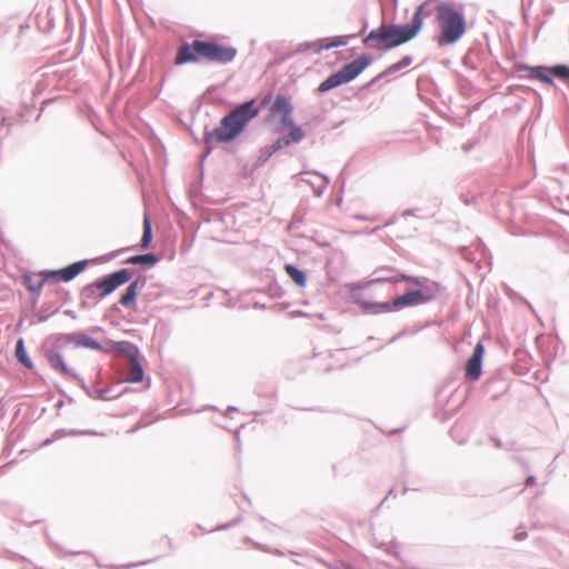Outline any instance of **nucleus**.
Segmentation results:
<instances>
[{
    "label": "nucleus",
    "instance_id": "1",
    "mask_svg": "<svg viewBox=\"0 0 569 569\" xmlns=\"http://www.w3.org/2000/svg\"><path fill=\"white\" fill-rule=\"evenodd\" d=\"M258 114L259 108L256 106L254 100H249L234 107L220 120L219 127L211 131H206L203 138L206 144L204 157L211 153L216 143L234 140Z\"/></svg>",
    "mask_w": 569,
    "mask_h": 569
},
{
    "label": "nucleus",
    "instance_id": "2",
    "mask_svg": "<svg viewBox=\"0 0 569 569\" xmlns=\"http://www.w3.org/2000/svg\"><path fill=\"white\" fill-rule=\"evenodd\" d=\"M436 20L440 30L437 36L440 47L456 43L467 30L462 4L441 2L437 7Z\"/></svg>",
    "mask_w": 569,
    "mask_h": 569
},
{
    "label": "nucleus",
    "instance_id": "3",
    "mask_svg": "<svg viewBox=\"0 0 569 569\" xmlns=\"http://www.w3.org/2000/svg\"><path fill=\"white\" fill-rule=\"evenodd\" d=\"M131 277L132 273L129 269H120L92 283L86 284L79 295L80 307L84 310L92 309L101 299L111 295L119 287L127 283Z\"/></svg>",
    "mask_w": 569,
    "mask_h": 569
},
{
    "label": "nucleus",
    "instance_id": "4",
    "mask_svg": "<svg viewBox=\"0 0 569 569\" xmlns=\"http://www.w3.org/2000/svg\"><path fill=\"white\" fill-rule=\"evenodd\" d=\"M74 333H58L46 340L43 353L51 368L62 376H76V371L70 369L61 355V351L69 345L74 346Z\"/></svg>",
    "mask_w": 569,
    "mask_h": 569
},
{
    "label": "nucleus",
    "instance_id": "5",
    "mask_svg": "<svg viewBox=\"0 0 569 569\" xmlns=\"http://www.w3.org/2000/svg\"><path fill=\"white\" fill-rule=\"evenodd\" d=\"M193 50L202 58L211 62L227 64L237 56V49L233 47L222 46L213 41H203L196 39L192 41Z\"/></svg>",
    "mask_w": 569,
    "mask_h": 569
},
{
    "label": "nucleus",
    "instance_id": "6",
    "mask_svg": "<svg viewBox=\"0 0 569 569\" xmlns=\"http://www.w3.org/2000/svg\"><path fill=\"white\" fill-rule=\"evenodd\" d=\"M114 353L126 357L129 360V368L126 381L140 382L143 380V368L139 361L140 350L130 341H119Z\"/></svg>",
    "mask_w": 569,
    "mask_h": 569
},
{
    "label": "nucleus",
    "instance_id": "7",
    "mask_svg": "<svg viewBox=\"0 0 569 569\" xmlns=\"http://www.w3.org/2000/svg\"><path fill=\"white\" fill-rule=\"evenodd\" d=\"M435 298L432 290L429 287L420 288L417 290L408 291L407 293L397 297L393 300V307L401 310L407 307H415L425 305Z\"/></svg>",
    "mask_w": 569,
    "mask_h": 569
},
{
    "label": "nucleus",
    "instance_id": "8",
    "mask_svg": "<svg viewBox=\"0 0 569 569\" xmlns=\"http://www.w3.org/2000/svg\"><path fill=\"white\" fill-rule=\"evenodd\" d=\"M88 266V260H81L73 262L62 269L58 270H42L37 276L42 277L48 282L50 279H59L64 282L73 280L79 273H81Z\"/></svg>",
    "mask_w": 569,
    "mask_h": 569
},
{
    "label": "nucleus",
    "instance_id": "9",
    "mask_svg": "<svg viewBox=\"0 0 569 569\" xmlns=\"http://www.w3.org/2000/svg\"><path fill=\"white\" fill-rule=\"evenodd\" d=\"M419 31V23H417V26H413L412 23L388 26L390 49L409 42L418 34Z\"/></svg>",
    "mask_w": 569,
    "mask_h": 569
},
{
    "label": "nucleus",
    "instance_id": "10",
    "mask_svg": "<svg viewBox=\"0 0 569 569\" xmlns=\"http://www.w3.org/2000/svg\"><path fill=\"white\" fill-rule=\"evenodd\" d=\"M373 62V59L363 53L353 61L345 64L338 72L343 79L345 83L355 80L366 68Z\"/></svg>",
    "mask_w": 569,
    "mask_h": 569
},
{
    "label": "nucleus",
    "instance_id": "11",
    "mask_svg": "<svg viewBox=\"0 0 569 569\" xmlns=\"http://www.w3.org/2000/svg\"><path fill=\"white\" fill-rule=\"evenodd\" d=\"M363 44L370 49L390 50L388 26H380L371 30L362 40Z\"/></svg>",
    "mask_w": 569,
    "mask_h": 569
},
{
    "label": "nucleus",
    "instance_id": "12",
    "mask_svg": "<svg viewBox=\"0 0 569 569\" xmlns=\"http://www.w3.org/2000/svg\"><path fill=\"white\" fill-rule=\"evenodd\" d=\"M74 347L77 348H87L97 351H102L104 353H112L116 352L117 350L118 342L110 341L106 345H101L98 340L86 333L74 332Z\"/></svg>",
    "mask_w": 569,
    "mask_h": 569
},
{
    "label": "nucleus",
    "instance_id": "13",
    "mask_svg": "<svg viewBox=\"0 0 569 569\" xmlns=\"http://www.w3.org/2000/svg\"><path fill=\"white\" fill-rule=\"evenodd\" d=\"M353 301L361 307V309L367 313L380 315V313H389L392 311H397L396 307H393V301H385V302H370L361 298V295L357 291L351 292Z\"/></svg>",
    "mask_w": 569,
    "mask_h": 569
},
{
    "label": "nucleus",
    "instance_id": "14",
    "mask_svg": "<svg viewBox=\"0 0 569 569\" xmlns=\"http://www.w3.org/2000/svg\"><path fill=\"white\" fill-rule=\"evenodd\" d=\"M485 355V347L482 342H478L473 349L472 356L466 363V377L472 381L480 378L482 372V358Z\"/></svg>",
    "mask_w": 569,
    "mask_h": 569
},
{
    "label": "nucleus",
    "instance_id": "15",
    "mask_svg": "<svg viewBox=\"0 0 569 569\" xmlns=\"http://www.w3.org/2000/svg\"><path fill=\"white\" fill-rule=\"evenodd\" d=\"M68 378L76 380L78 385L86 391V393L92 399L108 401L117 399L119 397V395L111 393V388L97 389L94 387L88 386L84 382L83 378L80 377L77 372L76 376H69Z\"/></svg>",
    "mask_w": 569,
    "mask_h": 569
},
{
    "label": "nucleus",
    "instance_id": "16",
    "mask_svg": "<svg viewBox=\"0 0 569 569\" xmlns=\"http://www.w3.org/2000/svg\"><path fill=\"white\" fill-rule=\"evenodd\" d=\"M199 57L200 56L193 50L192 43L190 44L187 41H183L178 48L174 64L181 66L186 63H193L199 60Z\"/></svg>",
    "mask_w": 569,
    "mask_h": 569
},
{
    "label": "nucleus",
    "instance_id": "17",
    "mask_svg": "<svg viewBox=\"0 0 569 569\" xmlns=\"http://www.w3.org/2000/svg\"><path fill=\"white\" fill-rule=\"evenodd\" d=\"M292 111H293V106L290 102L289 98H287L283 94H277L274 98V101L272 102V104L270 107V113L273 116H276V114L282 116L284 113L292 112Z\"/></svg>",
    "mask_w": 569,
    "mask_h": 569
},
{
    "label": "nucleus",
    "instance_id": "18",
    "mask_svg": "<svg viewBox=\"0 0 569 569\" xmlns=\"http://www.w3.org/2000/svg\"><path fill=\"white\" fill-rule=\"evenodd\" d=\"M353 34L352 37H355ZM351 36H349L350 38ZM348 43V37H338L332 42H329L327 44H320L318 46L317 42H306L302 43L301 47L306 50L312 49L315 52H320L321 50L326 49L329 50L331 48L346 46Z\"/></svg>",
    "mask_w": 569,
    "mask_h": 569
},
{
    "label": "nucleus",
    "instance_id": "19",
    "mask_svg": "<svg viewBox=\"0 0 569 569\" xmlns=\"http://www.w3.org/2000/svg\"><path fill=\"white\" fill-rule=\"evenodd\" d=\"M22 282L30 291V293L38 297L41 293L43 286L46 284V279L42 277H38V279H36L33 274L24 273L22 276Z\"/></svg>",
    "mask_w": 569,
    "mask_h": 569
},
{
    "label": "nucleus",
    "instance_id": "20",
    "mask_svg": "<svg viewBox=\"0 0 569 569\" xmlns=\"http://www.w3.org/2000/svg\"><path fill=\"white\" fill-rule=\"evenodd\" d=\"M139 289V281H132L126 289V292L120 298L119 303L123 307L130 308L136 305Z\"/></svg>",
    "mask_w": 569,
    "mask_h": 569
},
{
    "label": "nucleus",
    "instance_id": "21",
    "mask_svg": "<svg viewBox=\"0 0 569 569\" xmlns=\"http://www.w3.org/2000/svg\"><path fill=\"white\" fill-rule=\"evenodd\" d=\"M433 12L431 1L422 2L415 11L411 23L417 26L419 23V30H421L423 24V18L431 16Z\"/></svg>",
    "mask_w": 569,
    "mask_h": 569
},
{
    "label": "nucleus",
    "instance_id": "22",
    "mask_svg": "<svg viewBox=\"0 0 569 569\" xmlns=\"http://www.w3.org/2000/svg\"><path fill=\"white\" fill-rule=\"evenodd\" d=\"M406 281L408 283H415L419 286L420 288H425L421 280L419 278L409 277L405 274H399L398 277H378L371 279L368 283L375 284V283H382V282H400Z\"/></svg>",
    "mask_w": 569,
    "mask_h": 569
},
{
    "label": "nucleus",
    "instance_id": "23",
    "mask_svg": "<svg viewBox=\"0 0 569 569\" xmlns=\"http://www.w3.org/2000/svg\"><path fill=\"white\" fill-rule=\"evenodd\" d=\"M539 69H545L543 67H531L526 63H516L515 64V73L519 79H528L532 80L537 78Z\"/></svg>",
    "mask_w": 569,
    "mask_h": 569
},
{
    "label": "nucleus",
    "instance_id": "24",
    "mask_svg": "<svg viewBox=\"0 0 569 569\" xmlns=\"http://www.w3.org/2000/svg\"><path fill=\"white\" fill-rule=\"evenodd\" d=\"M411 63H412V58L410 56H405L398 62L391 64L383 72L378 74L375 79H372L371 82L373 83L385 76L396 73V72L400 71L401 69L409 67Z\"/></svg>",
    "mask_w": 569,
    "mask_h": 569
},
{
    "label": "nucleus",
    "instance_id": "25",
    "mask_svg": "<svg viewBox=\"0 0 569 569\" xmlns=\"http://www.w3.org/2000/svg\"><path fill=\"white\" fill-rule=\"evenodd\" d=\"M341 84H345V81L341 78V76L339 74V72L337 71L336 73L329 76L326 80H323L319 84L317 90L320 93H325V92L330 91L331 89H335Z\"/></svg>",
    "mask_w": 569,
    "mask_h": 569
},
{
    "label": "nucleus",
    "instance_id": "26",
    "mask_svg": "<svg viewBox=\"0 0 569 569\" xmlns=\"http://www.w3.org/2000/svg\"><path fill=\"white\" fill-rule=\"evenodd\" d=\"M287 274L295 281L299 287H305L307 282L306 273L291 263L284 266Z\"/></svg>",
    "mask_w": 569,
    "mask_h": 569
},
{
    "label": "nucleus",
    "instance_id": "27",
    "mask_svg": "<svg viewBox=\"0 0 569 569\" xmlns=\"http://www.w3.org/2000/svg\"><path fill=\"white\" fill-rule=\"evenodd\" d=\"M16 357L24 367L28 369H32L33 363L31 359L29 358L23 339H19L16 345Z\"/></svg>",
    "mask_w": 569,
    "mask_h": 569
},
{
    "label": "nucleus",
    "instance_id": "28",
    "mask_svg": "<svg viewBox=\"0 0 569 569\" xmlns=\"http://www.w3.org/2000/svg\"><path fill=\"white\" fill-rule=\"evenodd\" d=\"M158 257L154 253H144L130 257L127 262L131 264H148L153 266L158 262Z\"/></svg>",
    "mask_w": 569,
    "mask_h": 569
},
{
    "label": "nucleus",
    "instance_id": "29",
    "mask_svg": "<svg viewBox=\"0 0 569 569\" xmlns=\"http://www.w3.org/2000/svg\"><path fill=\"white\" fill-rule=\"evenodd\" d=\"M152 241V228L149 218L146 216L143 220V233L141 238V247L148 248Z\"/></svg>",
    "mask_w": 569,
    "mask_h": 569
},
{
    "label": "nucleus",
    "instance_id": "30",
    "mask_svg": "<svg viewBox=\"0 0 569 569\" xmlns=\"http://www.w3.org/2000/svg\"><path fill=\"white\" fill-rule=\"evenodd\" d=\"M287 140H288V143L291 144V143H299L303 140L305 138V132L303 130L301 129V127H299L298 124L290 128V131L287 136H283Z\"/></svg>",
    "mask_w": 569,
    "mask_h": 569
},
{
    "label": "nucleus",
    "instance_id": "31",
    "mask_svg": "<svg viewBox=\"0 0 569 569\" xmlns=\"http://www.w3.org/2000/svg\"><path fill=\"white\" fill-rule=\"evenodd\" d=\"M548 70L555 78H558L561 80H569V67L568 66L558 64Z\"/></svg>",
    "mask_w": 569,
    "mask_h": 569
},
{
    "label": "nucleus",
    "instance_id": "32",
    "mask_svg": "<svg viewBox=\"0 0 569 569\" xmlns=\"http://www.w3.org/2000/svg\"><path fill=\"white\" fill-rule=\"evenodd\" d=\"M273 151L270 149L269 146L264 147L261 151H260V154L257 159V164L258 166H262L271 157H272Z\"/></svg>",
    "mask_w": 569,
    "mask_h": 569
},
{
    "label": "nucleus",
    "instance_id": "33",
    "mask_svg": "<svg viewBox=\"0 0 569 569\" xmlns=\"http://www.w3.org/2000/svg\"><path fill=\"white\" fill-rule=\"evenodd\" d=\"M320 177L323 179V184L320 187L312 186L313 194L316 197H321L323 194L325 188L329 184L330 178L327 174H320Z\"/></svg>",
    "mask_w": 569,
    "mask_h": 569
},
{
    "label": "nucleus",
    "instance_id": "34",
    "mask_svg": "<svg viewBox=\"0 0 569 569\" xmlns=\"http://www.w3.org/2000/svg\"><path fill=\"white\" fill-rule=\"evenodd\" d=\"M288 140L284 137L278 138L272 144H270V149L276 153L277 151L281 150L284 147H288Z\"/></svg>",
    "mask_w": 569,
    "mask_h": 569
},
{
    "label": "nucleus",
    "instance_id": "35",
    "mask_svg": "<svg viewBox=\"0 0 569 569\" xmlns=\"http://www.w3.org/2000/svg\"><path fill=\"white\" fill-rule=\"evenodd\" d=\"M281 122L284 127H288V128H292L296 124L293 118H292V112H288V113H284L281 116Z\"/></svg>",
    "mask_w": 569,
    "mask_h": 569
},
{
    "label": "nucleus",
    "instance_id": "36",
    "mask_svg": "<svg viewBox=\"0 0 569 569\" xmlns=\"http://www.w3.org/2000/svg\"><path fill=\"white\" fill-rule=\"evenodd\" d=\"M86 432L84 431H67V430H57L54 433H53V439H59V438H62L64 436H74V435H84Z\"/></svg>",
    "mask_w": 569,
    "mask_h": 569
},
{
    "label": "nucleus",
    "instance_id": "37",
    "mask_svg": "<svg viewBox=\"0 0 569 569\" xmlns=\"http://www.w3.org/2000/svg\"><path fill=\"white\" fill-rule=\"evenodd\" d=\"M393 270L392 269H389V268H382V269H377L373 274L376 276L375 278H378V277H398L397 274H392Z\"/></svg>",
    "mask_w": 569,
    "mask_h": 569
},
{
    "label": "nucleus",
    "instance_id": "38",
    "mask_svg": "<svg viewBox=\"0 0 569 569\" xmlns=\"http://www.w3.org/2000/svg\"><path fill=\"white\" fill-rule=\"evenodd\" d=\"M543 69H539L538 71V74H537V78L538 80L545 82V83H548V84H552L553 83V80L550 76L542 72Z\"/></svg>",
    "mask_w": 569,
    "mask_h": 569
},
{
    "label": "nucleus",
    "instance_id": "39",
    "mask_svg": "<svg viewBox=\"0 0 569 569\" xmlns=\"http://www.w3.org/2000/svg\"><path fill=\"white\" fill-rule=\"evenodd\" d=\"M332 569H355L350 563L338 561L332 566Z\"/></svg>",
    "mask_w": 569,
    "mask_h": 569
},
{
    "label": "nucleus",
    "instance_id": "40",
    "mask_svg": "<svg viewBox=\"0 0 569 569\" xmlns=\"http://www.w3.org/2000/svg\"><path fill=\"white\" fill-rule=\"evenodd\" d=\"M515 538H516L517 540H519V541H520V540H525V539L527 538V532L522 529V527H519V528L517 529V532H516V535H515Z\"/></svg>",
    "mask_w": 569,
    "mask_h": 569
},
{
    "label": "nucleus",
    "instance_id": "41",
    "mask_svg": "<svg viewBox=\"0 0 569 569\" xmlns=\"http://www.w3.org/2000/svg\"><path fill=\"white\" fill-rule=\"evenodd\" d=\"M536 483V478L533 476H529L526 479V486H533Z\"/></svg>",
    "mask_w": 569,
    "mask_h": 569
},
{
    "label": "nucleus",
    "instance_id": "42",
    "mask_svg": "<svg viewBox=\"0 0 569 569\" xmlns=\"http://www.w3.org/2000/svg\"><path fill=\"white\" fill-rule=\"evenodd\" d=\"M111 309H112L113 311H116V312H119V311H120V308H119L118 303H114V305L111 307Z\"/></svg>",
    "mask_w": 569,
    "mask_h": 569
},
{
    "label": "nucleus",
    "instance_id": "43",
    "mask_svg": "<svg viewBox=\"0 0 569 569\" xmlns=\"http://www.w3.org/2000/svg\"><path fill=\"white\" fill-rule=\"evenodd\" d=\"M53 440H54V439H46V440H44V442H43V445H44V446H48V445L52 443V441H53Z\"/></svg>",
    "mask_w": 569,
    "mask_h": 569
},
{
    "label": "nucleus",
    "instance_id": "44",
    "mask_svg": "<svg viewBox=\"0 0 569 569\" xmlns=\"http://www.w3.org/2000/svg\"><path fill=\"white\" fill-rule=\"evenodd\" d=\"M228 527H229V523H226V525H222V526L218 527L217 530L226 529Z\"/></svg>",
    "mask_w": 569,
    "mask_h": 569
},
{
    "label": "nucleus",
    "instance_id": "45",
    "mask_svg": "<svg viewBox=\"0 0 569 569\" xmlns=\"http://www.w3.org/2000/svg\"><path fill=\"white\" fill-rule=\"evenodd\" d=\"M270 98H271V96H267V97H264V98H263V100H262V104H266V103H267V101H268Z\"/></svg>",
    "mask_w": 569,
    "mask_h": 569
},
{
    "label": "nucleus",
    "instance_id": "46",
    "mask_svg": "<svg viewBox=\"0 0 569 569\" xmlns=\"http://www.w3.org/2000/svg\"><path fill=\"white\" fill-rule=\"evenodd\" d=\"M302 181H305L306 183H308L309 186H313V183L311 182V180H308V179H301Z\"/></svg>",
    "mask_w": 569,
    "mask_h": 569
},
{
    "label": "nucleus",
    "instance_id": "47",
    "mask_svg": "<svg viewBox=\"0 0 569 569\" xmlns=\"http://www.w3.org/2000/svg\"><path fill=\"white\" fill-rule=\"evenodd\" d=\"M230 411H237V408H236V407H231V406H230V407L228 408V412H230Z\"/></svg>",
    "mask_w": 569,
    "mask_h": 569
},
{
    "label": "nucleus",
    "instance_id": "48",
    "mask_svg": "<svg viewBox=\"0 0 569 569\" xmlns=\"http://www.w3.org/2000/svg\"><path fill=\"white\" fill-rule=\"evenodd\" d=\"M495 443H496V447L500 448V441L499 440H495Z\"/></svg>",
    "mask_w": 569,
    "mask_h": 569
},
{
    "label": "nucleus",
    "instance_id": "49",
    "mask_svg": "<svg viewBox=\"0 0 569 569\" xmlns=\"http://www.w3.org/2000/svg\"><path fill=\"white\" fill-rule=\"evenodd\" d=\"M395 492V489L392 488L390 491H389V496L393 495Z\"/></svg>",
    "mask_w": 569,
    "mask_h": 569
},
{
    "label": "nucleus",
    "instance_id": "50",
    "mask_svg": "<svg viewBox=\"0 0 569 569\" xmlns=\"http://www.w3.org/2000/svg\"><path fill=\"white\" fill-rule=\"evenodd\" d=\"M146 563H148V561L140 562V565H146ZM136 566H139V563H137Z\"/></svg>",
    "mask_w": 569,
    "mask_h": 569
}]
</instances>
